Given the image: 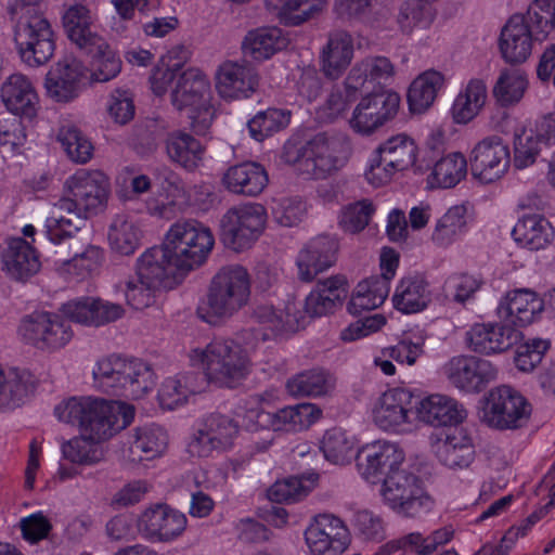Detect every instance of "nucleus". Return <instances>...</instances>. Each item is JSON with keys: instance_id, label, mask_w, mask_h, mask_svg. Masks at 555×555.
Listing matches in <instances>:
<instances>
[{"instance_id": "f257e3e1", "label": "nucleus", "mask_w": 555, "mask_h": 555, "mask_svg": "<svg viewBox=\"0 0 555 555\" xmlns=\"http://www.w3.org/2000/svg\"><path fill=\"white\" fill-rule=\"evenodd\" d=\"M66 195L54 204L46 219V234L52 242L72 237L86 220L104 210L109 194L108 178L100 170L79 169L65 182Z\"/></svg>"}, {"instance_id": "f03ea898", "label": "nucleus", "mask_w": 555, "mask_h": 555, "mask_svg": "<svg viewBox=\"0 0 555 555\" xmlns=\"http://www.w3.org/2000/svg\"><path fill=\"white\" fill-rule=\"evenodd\" d=\"M54 414L59 421L78 425L87 437L103 442L131 424L134 408L117 400L74 397L57 404Z\"/></svg>"}, {"instance_id": "7ed1b4c3", "label": "nucleus", "mask_w": 555, "mask_h": 555, "mask_svg": "<svg viewBox=\"0 0 555 555\" xmlns=\"http://www.w3.org/2000/svg\"><path fill=\"white\" fill-rule=\"evenodd\" d=\"M351 145L344 135L321 132L306 142L292 139L285 142L282 159L314 179H323L346 165Z\"/></svg>"}, {"instance_id": "20e7f679", "label": "nucleus", "mask_w": 555, "mask_h": 555, "mask_svg": "<svg viewBox=\"0 0 555 555\" xmlns=\"http://www.w3.org/2000/svg\"><path fill=\"white\" fill-rule=\"evenodd\" d=\"M191 365L203 371L207 382L218 388L234 389L251 373L247 350L232 339H214L189 354Z\"/></svg>"}, {"instance_id": "39448f33", "label": "nucleus", "mask_w": 555, "mask_h": 555, "mask_svg": "<svg viewBox=\"0 0 555 555\" xmlns=\"http://www.w3.org/2000/svg\"><path fill=\"white\" fill-rule=\"evenodd\" d=\"M92 374L99 390L131 400L143 398L156 385L152 365L139 358L109 356L96 363Z\"/></svg>"}, {"instance_id": "423d86ee", "label": "nucleus", "mask_w": 555, "mask_h": 555, "mask_svg": "<svg viewBox=\"0 0 555 555\" xmlns=\"http://www.w3.org/2000/svg\"><path fill=\"white\" fill-rule=\"evenodd\" d=\"M171 103L179 111H186L191 128L205 134L210 128L215 111L211 89L206 76L198 69L189 68L179 74L171 91Z\"/></svg>"}, {"instance_id": "0eeeda50", "label": "nucleus", "mask_w": 555, "mask_h": 555, "mask_svg": "<svg viewBox=\"0 0 555 555\" xmlns=\"http://www.w3.org/2000/svg\"><path fill=\"white\" fill-rule=\"evenodd\" d=\"M215 244L209 228L201 222L188 219L175 222L165 237V246L173 256L176 268L188 272L201 266Z\"/></svg>"}, {"instance_id": "6e6552de", "label": "nucleus", "mask_w": 555, "mask_h": 555, "mask_svg": "<svg viewBox=\"0 0 555 555\" xmlns=\"http://www.w3.org/2000/svg\"><path fill=\"white\" fill-rule=\"evenodd\" d=\"M250 296V279L242 266L223 267L212 278L207 294V313L225 319L247 305Z\"/></svg>"}, {"instance_id": "1a4fd4ad", "label": "nucleus", "mask_w": 555, "mask_h": 555, "mask_svg": "<svg viewBox=\"0 0 555 555\" xmlns=\"http://www.w3.org/2000/svg\"><path fill=\"white\" fill-rule=\"evenodd\" d=\"M14 40L22 60L33 67L46 64L55 50L53 30L40 12L17 18Z\"/></svg>"}, {"instance_id": "9d476101", "label": "nucleus", "mask_w": 555, "mask_h": 555, "mask_svg": "<svg viewBox=\"0 0 555 555\" xmlns=\"http://www.w3.org/2000/svg\"><path fill=\"white\" fill-rule=\"evenodd\" d=\"M266 222L267 211L261 204L233 207L221 219L222 241L235 251L249 248L263 232Z\"/></svg>"}, {"instance_id": "9b49d317", "label": "nucleus", "mask_w": 555, "mask_h": 555, "mask_svg": "<svg viewBox=\"0 0 555 555\" xmlns=\"http://www.w3.org/2000/svg\"><path fill=\"white\" fill-rule=\"evenodd\" d=\"M382 495L391 508L408 517H414L430 508V498L424 494L420 478L398 466L386 474Z\"/></svg>"}, {"instance_id": "f8f14e48", "label": "nucleus", "mask_w": 555, "mask_h": 555, "mask_svg": "<svg viewBox=\"0 0 555 555\" xmlns=\"http://www.w3.org/2000/svg\"><path fill=\"white\" fill-rule=\"evenodd\" d=\"M531 404L509 386L492 389L487 398L482 420L496 429H517L527 425Z\"/></svg>"}, {"instance_id": "ddd939ff", "label": "nucleus", "mask_w": 555, "mask_h": 555, "mask_svg": "<svg viewBox=\"0 0 555 555\" xmlns=\"http://www.w3.org/2000/svg\"><path fill=\"white\" fill-rule=\"evenodd\" d=\"M377 158L373 160L365 177L374 186L389 182L398 171L414 165L417 146L405 134H398L386 140L377 150Z\"/></svg>"}, {"instance_id": "4468645a", "label": "nucleus", "mask_w": 555, "mask_h": 555, "mask_svg": "<svg viewBox=\"0 0 555 555\" xmlns=\"http://www.w3.org/2000/svg\"><path fill=\"white\" fill-rule=\"evenodd\" d=\"M18 334L40 350L60 349L73 337L70 325L62 317L44 311L26 315L18 326Z\"/></svg>"}, {"instance_id": "2eb2a0df", "label": "nucleus", "mask_w": 555, "mask_h": 555, "mask_svg": "<svg viewBox=\"0 0 555 555\" xmlns=\"http://www.w3.org/2000/svg\"><path fill=\"white\" fill-rule=\"evenodd\" d=\"M50 243L49 253H53V256L49 260L67 273L83 279L102 263L103 250L99 246L82 243L75 234L60 242L50 240Z\"/></svg>"}, {"instance_id": "dca6fc26", "label": "nucleus", "mask_w": 555, "mask_h": 555, "mask_svg": "<svg viewBox=\"0 0 555 555\" xmlns=\"http://www.w3.org/2000/svg\"><path fill=\"white\" fill-rule=\"evenodd\" d=\"M509 164V149L496 135L481 140L470 153L472 175L485 184L500 180L506 173Z\"/></svg>"}, {"instance_id": "f3484780", "label": "nucleus", "mask_w": 555, "mask_h": 555, "mask_svg": "<svg viewBox=\"0 0 555 555\" xmlns=\"http://www.w3.org/2000/svg\"><path fill=\"white\" fill-rule=\"evenodd\" d=\"M400 96L383 91L364 96L356 106L349 120L350 127L360 134H371L392 119L398 113Z\"/></svg>"}, {"instance_id": "a211bd4d", "label": "nucleus", "mask_w": 555, "mask_h": 555, "mask_svg": "<svg viewBox=\"0 0 555 555\" xmlns=\"http://www.w3.org/2000/svg\"><path fill=\"white\" fill-rule=\"evenodd\" d=\"M444 374L460 390L480 392L487 384L496 378L498 370L486 359L475 356H456L444 365Z\"/></svg>"}, {"instance_id": "6ab92c4d", "label": "nucleus", "mask_w": 555, "mask_h": 555, "mask_svg": "<svg viewBox=\"0 0 555 555\" xmlns=\"http://www.w3.org/2000/svg\"><path fill=\"white\" fill-rule=\"evenodd\" d=\"M306 543L313 555H340L350 542L349 531L334 515H318L305 531Z\"/></svg>"}, {"instance_id": "aec40b11", "label": "nucleus", "mask_w": 555, "mask_h": 555, "mask_svg": "<svg viewBox=\"0 0 555 555\" xmlns=\"http://www.w3.org/2000/svg\"><path fill=\"white\" fill-rule=\"evenodd\" d=\"M404 461L402 450L389 441H375L363 447L357 454V467L361 476L376 483L382 476L396 469Z\"/></svg>"}, {"instance_id": "412c9836", "label": "nucleus", "mask_w": 555, "mask_h": 555, "mask_svg": "<svg viewBox=\"0 0 555 555\" xmlns=\"http://www.w3.org/2000/svg\"><path fill=\"white\" fill-rule=\"evenodd\" d=\"M414 408L416 409V401L410 390L392 388L378 398L373 410V420L384 430H396L410 422V413Z\"/></svg>"}, {"instance_id": "4be33fe9", "label": "nucleus", "mask_w": 555, "mask_h": 555, "mask_svg": "<svg viewBox=\"0 0 555 555\" xmlns=\"http://www.w3.org/2000/svg\"><path fill=\"white\" fill-rule=\"evenodd\" d=\"M185 527V515L165 504L145 509L138 520V528L146 538L160 542L179 537Z\"/></svg>"}, {"instance_id": "5701e85b", "label": "nucleus", "mask_w": 555, "mask_h": 555, "mask_svg": "<svg viewBox=\"0 0 555 555\" xmlns=\"http://www.w3.org/2000/svg\"><path fill=\"white\" fill-rule=\"evenodd\" d=\"M466 335L469 348L482 354L504 352L522 338L520 331L500 323L475 324Z\"/></svg>"}, {"instance_id": "b1692460", "label": "nucleus", "mask_w": 555, "mask_h": 555, "mask_svg": "<svg viewBox=\"0 0 555 555\" xmlns=\"http://www.w3.org/2000/svg\"><path fill=\"white\" fill-rule=\"evenodd\" d=\"M62 311L69 320L89 326H102L125 314L121 305L94 297L69 300L62 306Z\"/></svg>"}, {"instance_id": "393cba45", "label": "nucleus", "mask_w": 555, "mask_h": 555, "mask_svg": "<svg viewBox=\"0 0 555 555\" xmlns=\"http://www.w3.org/2000/svg\"><path fill=\"white\" fill-rule=\"evenodd\" d=\"M238 433V424L229 415L211 413L203 423L191 444L198 456H208L212 450H224Z\"/></svg>"}, {"instance_id": "a878e982", "label": "nucleus", "mask_w": 555, "mask_h": 555, "mask_svg": "<svg viewBox=\"0 0 555 555\" xmlns=\"http://www.w3.org/2000/svg\"><path fill=\"white\" fill-rule=\"evenodd\" d=\"M164 150L170 163L188 172L198 170L206 154V146L191 133L182 130L167 133Z\"/></svg>"}, {"instance_id": "bb28decb", "label": "nucleus", "mask_w": 555, "mask_h": 555, "mask_svg": "<svg viewBox=\"0 0 555 555\" xmlns=\"http://www.w3.org/2000/svg\"><path fill=\"white\" fill-rule=\"evenodd\" d=\"M259 85L256 69L247 64L223 63L217 73V90L224 99H242L253 94Z\"/></svg>"}, {"instance_id": "cd10ccee", "label": "nucleus", "mask_w": 555, "mask_h": 555, "mask_svg": "<svg viewBox=\"0 0 555 555\" xmlns=\"http://www.w3.org/2000/svg\"><path fill=\"white\" fill-rule=\"evenodd\" d=\"M221 182L230 193L256 197L268 185L269 177L262 165L244 162L229 167L223 173Z\"/></svg>"}, {"instance_id": "c85d7f7f", "label": "nucleus", "mask_w": 555, "mask_h": 555, "mask_svg": "<svg viewBox=\"0 0 555 555\" xmlns=\"http://www.w3.org/2000/svg\"><path fill=\"white\" fill-rule=\"evenodd\" d=\"M348 294L347 280L343 275L320 280L315 288L306 297L305 312L311 317L333 313L343 306Z\"/></svg>"}, {"instance_id": "c756f323", "label": "nucleus", "mask_w": 555, "mask_h": 555, "mask_svg": "<svg viewBox=\"0 0 555 555\" xmlns=\"http://www.w3.org/2000/svg\"><path fill=\"white\" fill-rule=\"evenodd\" d=\"M83 76L82 64L73 59L60 61L46 77L48 95L56 102H68L78 95L79 82Z\"/></svg>"}, {"instance_id": "7c9ffc66", "label": "nucleus", "mask_w": 555, "mask_h": 555, "mask_svg": "<svg viewBox=\"0 0 555 555\" xmlns=\"http://www.w3.org/2000/svg\"><path fill=\"white\" fill-rule=\"evenodd\" d=\"M322 415V410L313 403H299L279 410L275 413L258 412L261 424H269L274 431H300L309 428Z\"/></svg>"}, {"instance_id": "2f4dec72", "label": "nucleus", "mask_w": 555, "mask_h": 555, "mask_svg": "<svg viewBox=\"0 0 555 555\" xmlns=\"http://www.w3.org/2000/svg\"><path fill=\"white\" fill-rule=\"evenodd\" d=\"M353 57V41L345 30H335L328 35L327 43L320 53V66L323 75L336 80L343 76Z\"/></svg>"}, {"instance_id": "473e14b6", "label": "nucleus", "mask_w": 555, "mask_h": 555, "mask_svg": "<svg viewBox=\"0 0 555 555\" xmlns=\"http://www.w3.org/2000/svg\"><path fill=\"white\" fill-rule=\"evenodd\" d=\"M336 250L337 243L328 235L312 238L298 256L299 278L305 282L312 281L334 263Z\"/></svg>"}, {"instance_id": "72a5a7b5", "label": "nucleus", "mask_w": 555, "mask_h": 555, "mask_svg": "<svg viewBox=\"0 0 555 555\" xmlns=\"http://www.w3.org/2000/svg\"><path fill=\"white\" fill-rule=\"evenodd\" d=\"M534 39L524 15H513L503 27L500 49L509 63H521L531 54Z\"/></svg>"}, {"instance_id": "f704fd0d", "label": "nucleus", "mask_w": 555, "mask_h": 555, "mask_svg": "<svg viewBox=\"0 0 555 555\" xmlns=\"http://www.w3.org/2000/svg\"><path fill=\"white\" fill-rule=\"evenodd\" d=\"M416 413L422 422L435 427L456 425L467 415L462 404L442 395H431L416 402Z\"/></svg>"}, {"instance_id": "c9c22d12", "label": "nucleus", "mask_w": 555, "mask_h": 555, "mask_svg": "<svg viewBox=\"0 0 555 555\" xmlns=\"http://www.w3.org/2000/svg\"><path fill=\"white\" fill-rule=\"evenodd\" d=\"M1 99L15 115L33 118L37 113L39 99L31 81L22 74L9 76L1 86Z\"/></svg>"}, {"instance_id": "e433bc0d", "label": "nucleus", "mask_w": 555, "mask_h": 555, "mask_svg": "<svg viewBox=\"0 0 555 555\" xmlns=\"http://www.w3.org/2000/svg\"><path fill=\"white\" fill-rule=\"evenodd\" d=\"M438 461L450 469H464L475 460V447L465 429H454L436 447Z\"/></svg>"}, {"instance_id": "4c0bfd02", "label": "nucleus", "mask_w": 555, "mask_h": 555, "mask_svg": "<svg viewBox=\"0 0 555 555\" xmlns=\"http://www.w3.org/2000/svg\"><path fill=\"white\" fill-rule=\"evenodd\" d=\"M63 25L70 41L79 49L104 46V38L93 29V17L86 5H70L63 15Z\"/></svg>"}, {"instance_id": "58836bf2", "label": "nucleus", "mask_w": 555, "mask_h": 555, "mask_svg": "<svg viewBox=\"0 0 555 555\" xmlns=\"http://www.w3.org/2000/svg\"><path fill=\"white\" fill-rule=\"evenodd\" d=\"M3 268L14 280L24 282L40 270L41 263L33 246L23 238L12 240L2 254Z\"/></svg>"}, {"instance_id": "ea45409f", "label": "nucleus", "mask_w": 555, "mask_h": 555, "mask_svg": "<svg viewBox=\"0 0 555 555\" xmlns=\"http://www.w3.org/2000/svg\"><path fill=\"white\" fill-rule=\"evenodd\" d=\"M179 271L176 268V261L165 243L162 246H155L147 249L137 262L135 274L140 279L146 280L155 286L164 285L165 280L175 276Z\"/></svg>"}, {"instance_id": "a19ab883", "label": "nucleus", "mask_w": 555, "mask_h": 555, "mask_svg": "<svg viewBox=\"0 0 555 555\" xmlns=\"http://www.w3.org/2000/svg\"><path fill=\"white\" fill-rule=\"evenodd\" d=\"M543 309L544 300L530 289L509 292L505 301L499 306L500 313L511 318L519 326L532 323Z\"/></svg>"}, {"instance_id": "79ce46f5", "label": "nucleus", "mask_w": 555, "mask_h": 555, "mask_svg": "<svg viewBox=\"0 0 555 555\" xmlns=\"http://www.w3.org/2000/svg\"><path fill=\"white\" fill-rule=\"evenodd\" d=\"M287 44L288 39L279 27H260L247 33L242 42V49L245 56L255 61H264Z\"/></svg>"}, {"instance_id": "37998d69", "label": "nucleus", "mask_w": 555, "mask_h": 555, "mask_svg": "<svg viewBox=\"0 0 555 555\" xmlns=\"http://www.w3.org/2000/svg\"><path fill=\"white\" fill-rule=\"evenodd\" d=\"M429 301L428 283L420 275L401 279L392 297L395 308L403 313L422 311Z\"/></svg>"}, {"instance_id": "c03bdc74", "label": "nucleus", "mask_w": 555, "mask_h": 555, "mask_svg": "<svg viewBox=\"0 0 555 555\" xmlns=\"http://www.w3.org/2000/svg\"><path fill=\"white\" fill-rule=\"evenodd\" d=\"M515 241L531 250L544 248L553 238V227L540 215L518 220L512 232Z\"/></svg>"}, {"instance_id": "a18cd8bd", "label": "nucleus", "mask_w": 555, "mask_h": 555, "mask_svg": "<svg viewBox=\"0 0 555 555\" xmlns=\"http://www.w3.org/2000/svg\"><path fill=\"white\" fill-rule=\"evenodd\" d=\"M142 232L135 221L126 214H118L114 217L108 228V244L113 251L129 256L140 245Z\"/></svg>"}, {"instance_id": "49530a36", "label": "nucleus", "mask_w": 555, "mask_h": 555, "mask_svg": "<svg viewBox=\"0 0 555 555\" xmlns=\"http://www.w3.org/2000/svg\"><path fill=\"white\" fill-rule=\"evenodd\" d=\"M443 83L444 76L434 69L426 70L414 79L408 91V102L411 112L422 114L428 109Z\"/></svg>"}, {"instance_id": "de8ad7c7", "label": "nucleus", "mask_w": 555, "mask_h": 555, "mask_svg": "<svg viewBox=\"0 0 555 555\" xmlns=\"http://www.w3.org/2000/svg\"><path fill=\"white\" fill-rule=\"evenodd\" d=\"M286 386L294 396L322 397L334 391L336 378L323 369H312L297 374Z\"/></svg>"}, {"instance_id": "09e8293b", "label": "nucleus", "mask_w": 555, "mask_h": 555, "mask_svg": "<svg viewBox=\"0 0 555 555\" xmlns=\"http://www.w3.org/2000/svg\"><path fill=\"white\" fill-rule=\"evenodd\" d=\"M487 99V88L482 80L472 79L455 98L451 114L456 124H467L481 111Z\"/></svg>"}, {"instance_id": "8fccbe9b", "label": "nucleus", "mask_w": 555, "mask_h": 555, "mask_svg": "<svg viewBox=\"0 0 555 555\" xmlns=\"http://www.w3.org/2000/svg\"><path fill=\"white\" fill-rule=\"evenodd\" d=\"M552 145H554L553 140L543 134L541 125L538 133L532 131L516 133L514 137V166L517 169L527 168L535 162L538 155Z\"/></svg>"}, {"instance_id": "3c124183", "label": "nucleus", "mask_w": 555, "mask_h": 555, "mask_svg": "<svg viewBox=\"0 0 555 555\" xmlns=\"http://www.w3.org/2000/svg\"><path fill=\"white\" fill-rule=\"evenodd\" d=\"M467 162L463 154L452 153L439 159L428 177L430 188L449 189L466 177Z\"/></svg>"}, {"instance_id": "603ef678", "label": "nucleus", "mask_w": 555, "mask_h": 555, "mask_svg": "<svg viewBox=\"0 0 555 555\" xmlns=\"http://www.w3.org/2000/svg\"><path fill=\"white\" fill-rule=\"evenodd\" d=\"M390 287L383 280L369 278L360 282L348 302L351 314H360L365 310H373L382 306L389 294Z\"/></svg>"}, {"instance_id": "864d4df0", "label": "nucleus", "mask_w": 555, "mask_h": 555, "mask_svg": "<svg viewBox=\"0 0 555 555\" xmlns=\"http://www.w3.org/2000/svg\"><path fill=\"white\" fill-rule=\"evenodd\" d=\"M167 444L166 431L159 426L152 425L135 430L130 451L133 455H138L140 461H149L162 455Z\"/></svg>"}, {"instance_id": "5fc2aeb1", "label": "nucleus", "mask_w": 555, "mask_h": 555, "mask_svg": "<svg viewBox=\"0 0 555 555\" xmlns=\"http://www.w3.org/2000/svg\"><path fill=\"white\" fill-rule=\"evenodd\" d=\"M320 448L328 462L344 465L349 463L354 454V438L345 429L334 427L325 431Z\"/></svg>"}, {"instance_id": "6e6d98bb", "label": "nucleus", "mask_w": 555, "mask_h": 555, "mask_svg": "<svg viewBox=\"0 0 555 555\" xmlns=\"http://www.w3.org/2000/svg\"><path fill=\"white\" fill-rule=\"evenodd\" d=\"M528 87L527 75L520 69H505L501 72L494 87L493 95L501 106L518 103Z\"/></svg>"}, {"instance_id": "4d7b16f0", "label": "nucleus", "mask_w": 555, "mask_h": 555, "mask_svg": "<svg viewBox=\"0 0 555 555\" xmlns=\"http://www.w3.org/2000/svg\"><path fill=\"white\" fill-rule=\"evenodd\" d=\"M83 51L92 59V80L106 82L115 78L120 73L121 61L105 39L104 46L100 48L91 46L86 48Z\"/></svg>"}, {"instance_id": "13d9d810", "label": "nucleus", "mask_w": 555, "mask_h": 555, "mask_svg": "<svg viewBox=\"0 0 555 555\" xmlns=\"http://www.w3.org/2000/svg\"><path fill=\"white\" fill-rule=\"evenodd\" d=\"M100 443L81 433L79 437H74L62 444V453L64 459L74 464L93 465L104 457Z\"/></svg>"}, {"instance_id": "bf43d9fd", "label": "nucleus", "mask_w": 555, "mask_h": 555, "mask_svg": "<svg viewBox=\"0 0 555 555\" xmlns=\"http://www.w3.org/2000/svg\"><path fill=\"white\" fill-rule=\"evenodd\" d=\"M68 158L76 164H86L92 156L94 147L89 138L74 125L63 126L57 133Z\"/></svg>"}, {"instance_id": "052dcab7", "label": "nucleus", "mask_w": 555, "mask_h": 555, "mask_svg": "<svg viewBox=\"0 0 555 555\" xmlns=\"http://www.w3.org/2000/svg\"><path fill=\"white\" fill-rule=\"evenodd\" d=\"M465 227L466 207L453 206L437 221L431 238L438 246H448Z\"/></svg>"}, {"instance_id": "680f3d73", "label": "nucleus", "mask_w": 555, "mask_h": 555, "mask_svg": "<svg viewBox=\"0 0 555 555\" xmlns=\"http://www.w3.org/2000/svg\"><path fill=\"white\" fill-rule=\"evenodd\" d=\"M289 113L278 108H268L259 112L248 121V130L256 141L266 138L285 128L289 122Z\"/></svg>"}, {"instance_id": "e2e57ef3", "label": "nucleus", "mask_w": 555, "mask_h": 555, "mask_svg": "<svg viewBox=\"0 0 555 555\" xmlns=\"http://www.w3.org/2000/svg\"><path fill=\"white\" fill-rule=\"evenodd\" d=\"M535 40H544L555 30V10L553 0H534L525 16Z\"/></svg>"}, {"instance_id": "0e129e2a", "label": "nucleus", "mask_w": 555, "mask_h": 555, "mask_svg": "<svg viewBox=\"0 0 555 555\" xmlns=\"http://www.w3.org/2000/svg\"><path fill=\"white\" fill-rule=\"evenodd\" d=\"M434 21V11L427 0H406L397 16L402 33L410 34L414 27H428Z\"/></svg>"}, {"instance_id": "69168bd1", "label": "nucleus", "mask_w": 555, "mask_h": 555, "mask_svg": "<svg viewBox=\"0 0 555 555\" xmlns=\"http://www.w3.org/2000/svg\"><path fill=\"white\" fill-rule=\"evenodd\" d=\"M374 212L375 206L367 198L347 204L340 210L339 225L345 232L359 233L369 225Z\"/></svg>"}, {"instance_id": "338daca9", "label": "nucleus", "mask_w": 555, "mask_h": 555, "mask_svg": "<svg viewBox=\"0 0 555 555\" xmlns=\"http://www.w3.org/2000/svg\"><path fill=\"white\" fill-rule=\"evenodd\" d=\"M318 480V475H312L306 485L301 478L291 477L274 482L268 490V498L276 503H294L297 502L311 491L313 485Z\"/></svg>"}, {"instance_id": "774afa93", "label": "nucleus", "mask_w": 555, "mask_h": 555, "mask_svg": "<svg viewBox=\"0 0 555 555\" xmlns=\"http://www.w3.org/2000/svg\"><path fill=\"white\" fill-rule=\"evenodd\" d=\"M325 0H285L279 16L286 26H298L320 12Z\"/></svg>"}]
</instances>
